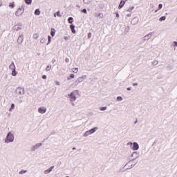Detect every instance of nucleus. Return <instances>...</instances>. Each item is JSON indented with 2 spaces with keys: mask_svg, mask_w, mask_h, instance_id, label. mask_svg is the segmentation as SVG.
<instances>
[{
  "mask_svg": "<svg viewBox=\"0 0 177 177\" xmlns=\"http://www.w3.org/2000/svg\"><path fill=\"white\" fill-rule=\"evenodd\" d=\"M133 160H129L126 165H127V167H129L127 169H131V168H133V167H135V165H136V164H138V162L136 163H132Z\"/></svg>",
  "mask_w": 177,
  "mask_h": 177,
  "instance_id": "obj_6",
  "label": "nucleus"
},
{
  "mask_svg": "<svg viewBox=\"0 0 177 177\" xmlns=\"http://www.w3.org/2000/svg\"><path fill=\"white\" fill-rule=\"evenodd\" d=\"M82 13H85V15H86L87 13V11L86 10V8H84L82 10Z\"/></svg>",
  "mask_w": 177,
  "mask_h": 177,
  "instance_id": "obj_44",
  "label": "nucleus"
},
{
  "mask_svg": "<svg viewBox=\"0 0 177 177\" xmlns=\"http://www.w3.org/2000/svg\"><path fill=\"white\" fill-rule=\"evenodd\" d=\"M9 7L12 8H15V2L10 3Z\"/></svg>",
  "mask_w": 177,
  "mask_h": 177,
  "instance_id": "obj_35",
  "label": "nucleus"
},
{
  "mask_svg": "<svg viewBox=\"0 0 177 177\" xmlns=\"http://www.w3.org/2000/svg\"><path fill=\"white\" fill-rule=\"evenodd\" d=\"M68 96L71 97V102H75L77 100V97L75 96V94H74V92H71Z\"/></svg>",
  "mask_w": 177,
  "mask_h": 177,
  "instance_id": "obj_5",
  "label": "nucleus"
},
{
  "mask_svg": "<svg viewBox=\"0 0 177 177\" xmlns=\"http://www.w3.org/2000/svg\"><path fill=\"white\" fill-rule=\"evenodd\" d=\"M48 42L47 43V45H49L50 44V39L52 37H50V35H48Z\"/></svg>",
  "mask_w": 177,
  "mask_h": 177,
  "instance_id": "obj_38",
  "label": "nucleus"
},
{
  "mask_svg": "<svg viewBox=\"0 0 177 177\" xmlns=\"http://www.w3.org/2000/svg\"><path fill=\"white\" fill-rule=\"evenodd\" d=\"M55 84L57 85V86H59L60 85V82H56Z\"/></svg>",
  "mask_w": 177,
  "mask_h": 177,
  "instance_id": "obj_51",
  "label": "nucleus"
},
{
  "mask_svg": "<svg viewBox=\"0 0 177 177\" xmlns=\"http://www.w3.org/2000/svg\"><path fill=\"white\" fill-rule=\"evenodd\" d=\"M133 143H132V142H129L127 143V146H130V149H131V147L133 146Z\"/></svg>",
  "mask_w": 177,
  "mask_h": 177,
  "instance_id": "obj_42",
  "label": "nucleus"
},
{
  "mask_svg": "<svg viewBox=\"0 0 177 177\" xmlns=\"http://www.w3.org/2000/svg\"><path fill=\"white\" fill-rule=\"evenodd\" d=\"M50 68H52V66H47V67L46 68V71H50Z\"/></svg>",
  "mask_w": 177,
  "mask_h": 177,
  "instance_id": "obj_33",
  "label": "nucleus"
},
{
  "mask_svg": "<svg viewBox=\"0 0 177 177\" xmlns=\"http://www.w3.org/2000/svg\"><path fill=\"white\" fill-rule=\"evenodd\" d=\"M174 46H177V41H174Z\"/></svg>",
  "mask_w": 177,
  "mask_h": 177,
  "instance_id": "obj_53",
  "label": "nucleus"
},
{
  "mask_svg": "<svg viewBox=\"0 0 177 177\" xmlns=\"http://www.w3.org/2000/svg\"><path fill=\"white\" fill-rule=\"evenodd\" d=\"M153 66H157V64H158V61L155 60L152 62Z\"/></svg>",
  "mask_w": 177,
  "mask_h": 177,
  "instance_id": "obj_36",
  "label": "nucleus"
},
{
  "mask_svg": "<svg viewBox=\"0 0 177 177\" xmlns=\"http://www.w3.org/2000/svg\"><path fill=\"white\" fill-rule=\"evenodd\" d=\"M129 17H131V14L127 15Z\"/></svg>",
  "mask_w": 177,
  "mask_h": 177,
  "instance_id": "obj_60",
  "label": "nucleus"
},
{
  "mask_svg": "<svg viewBox=\"0 0 177 177\" xmlns=\"http://www.w3.org/2000/svg\"><path fill=\"white\" fill-rule=\"evenodd\" d=\"M160 9H162V3H160L158 5V10H160Z\"/></svg>",
  "mask_w": 177,
  "mask_h": 177,
  "instance_id": "obj_43",
  "label": "nucleus"
},
{
  "mask_svg": "<svg viewBox=\"0 0 177 177\" xmlns=\"http://www.w3.org/2000/svg\"><path fill=\"white\" fill-rule=\"evenodd\" d=\"M15 110V104H12L10 108L9 109V111H12Z\"/></svg>",
  "mask_w": 177,
  "mask_h": 177,
  "instance_id": "obj_28",
  "label": "nucleus"
},
{
  "mask_svg": "<svg viewBox=\"0 0 177 177\" xmlns=\"http://www.w3.org/2000/svg\"><path fill=\"white\" fill-rule=\"evenodd\" d=\"M75 149H76L75 147H73L72 149H73V150H75Z\"/></svg>",
  "mask_w": 177,
  "mask_h": 177,
  "instance_id": "obj_64",
  "label": "nucleus"
},
{
  "mask_svg": "<svg viewBox=\"0 0 177 177\" xmlns=\"http://www.w3.org/2000/svg\"><path fill=\"white\" fill-rule=\"evenodd\" d=\"M72 72L75 73H78V68H72Z\"/></svg>",
  "mask_w": 177,
  "mask_h": 177,
  "instance_id": "obj_32",
  "label": "nucleus"
},
{
  "mask_svg": "<svg viewBox=\"0 0 177 177\" xmlns=\"http://www.w3.org/2000/svg\"><path fill=\"white\" fill-rule=\"evenodd\" d=\"M55 168V166H51L50 168H48V169L45 170L44 171V174H45V175H48V174H50V172H52V170Z\"/></svg>",
  "mask_w": 177,
  "mask_h": 177,
  "instance_id": "obj_12",
  "label": "nucleus"
},
{
  "mask_svg": "<svg viewBox=\"0 0 177 177\" xmlns=\"http://www.w3.org/2000/svg\"><path fill=\"white\" fill-rule=\"evenodd\" d=\"M91 37H92V33L91 32H88V38H91Z\"/></svg>",
  "mask_w": 177,
  "mask_h": 177,
  "instance_id": "obj_45",
  "label": "nucleus"
},
{
  "mask_svg": "<svg viewBox=\"0 0 177 177\" xmlns=\"http://www.w3.org/2000/svg\"><path fill=\"white\" fill-rule=\"evenodd\" d=\"M89 135H91V133L89 132V131H87L84 133L83 136H84V138H88V136H89Z\"/></svg>",
  "mask_w": 177,
  "mask_h": 177,
  "instance_id": "obj_23",
  "label": "nucleus"
},
{
  "mask_svg": "<svg viewBox=\"0 0 177 177\" xmlns=\"http://www.w3.org/2000/svg\"><path fill=\"white\" fill-rule=\"evenodd\" d=\"M33 38H35V39H37L38 38V34H37V33L34 34Z\"/></svg>",
  "mask_w": 177,
  "mask_h": 177,
  "instance_id": "obj_41",
  "label": "nucleus"
},
{
  "mask_svg": "<svg viewBox=\"0 0 177 177\" xmlns=\"http://www.w3.org/2000/svg\"><path fill=\"white\" fill-rule=\"evenodd\" d=\"M24 97L23 96H20L18 99L17 101L19 102V103H23L24 102Z\"/></svg>",
  "mask_w": 177,
  "mask_h": 177,
  "instance_id": "obj_20",
  "label": "nucleus"
},
{
  "mask_svg": "<svg viewBox=\"0 0 177 177\" xmlns=\"http://www.w3.org/2000/svg\"><path fill=\"white\" fill-rule=\"evenodd\" d=\"M127 89L128 91H131V87H128Z\"/></svg>",
  "mask_w": 177,
  "mask_h": 177,
  "instance_id": "obj_56",
  "label": "nucleus"
},
{
  "mask_svg": "<svg viewBox=\"0 0 177 177\" xmlns=\"http://www.w3.org/2000/svg\"><path fill=\"white\" fill-rule=\"evenodd\" d=\"M127 1H125V0H122L121 1H120V4H119V9H121V8H124V5H125V2H126Z\"/></svg>",
  "mask_w": 177,
  "mask_h": 177,
  "instance_id": "obj_15",
  "label": "nucleus"
},
{
  "mask_svg": "<svg viewBox=\"0 0 177 177\" xmlns=\"http://www.w3.org/2000/svg\"><path fill=\"white\" fill-rule=\"evenodd\" d=\"M133 9H135L134 6H131L130 7L128 10L127 12H132V10H133Z\"/></svg>",
  "mask_w": 177,
  "mask_h": 177,
  "instance_id": "obj_34",
  "label": "nucleus"
},
{
  "mask_svg": "<svg viewBox=\"0 0 177 177\" xmlns=\"http://www.w3.org/2000/svg\"><path fill=\"white\" fill-rule=\"evenodd\" d=\"M131 149L134 151L139 150V144L138 142H133Z\"/></svg>",
  "mask_w": 177,
  "mask_h": 177,
  "instance_id": "obj_9",
  "label": "nucleus"
},
{
  "mask_svg": "<svg viewBox=\"0 0 177 177\" xmlns=\"http://www.w3.org/2000/svg\"><path fill=\"white\" fill-rule=\"evenodd\" d=\"M131 157H134V159L132 160V161H135V160H136V158H138L139 157V153L138 151H134L132 154H131Z\"/></svg>",
  "mask_w": 177,
  "mask_h": 177,
  "instance_id": "obj_13",
  "label": "nucleus"
},
{
  "mask_svg": "<svg viewBox=\"0 0 177 177\" xmlns=\"http://www.w3.org/2000/svg\"><path fill=\"white\" fill-rule=\"evenodd\" d=\"M138 83H133V86H137Z\"/></svg>",
  "mask_w": 177,
  "mask_h": 177,
  "instance_id": "obj_52",
  "label": "nucleus"
},
{
  "mask_svg": "<svg viewBox=\"0 0 177 177\" xmlns=\"http://www.w3.org/2000/svg\"><path fill=\"white\" fill-rule=\"evenodd\" d=\"M98 17H99L100 19H103V14L99 13V14H98Z\"/></svg>",
  "mask_w": 177,
  "mask_h": 177,
  "instance_id": "obj_40",
  "label": "nucleus"
},
{
  "mask_svg": "<svg viewBox=\"0 0 177 177\" xmlns=\"http://www.w3.org/2000/svg\"><path fill=\"white\" fill-rule=\"evenodd\" d=\"M100 111H104L107 110V106H102L100 108Z\"/></svg>",
  "mask_w": 177,
  "mask_h": 177,
  "instance_id": "obj_31",
  "label": "nucleus"
},
{
  "mask_svg": "<svg viewBox=\"0 0 177 177\" xmlns=\"http://www.w3.org/2000/svg\"><path fill=\"white\" fill-rule=\"evenodd\" d=\"M70 77H71V78H74V77H75V75L72 73L70 75Z\"/></svg>",
  "mask_w": 177,
  "mask_h": 177,
  "instance_id": "obj_48",
  "label": "nucleus"
},
{
  "mask_svg": "<svg viewBox=\"0 0 177 177\" xmlns=\"http://www.w3.org/2000/svg\"><path fill=\"white\" fill-rule=\"evenodd\" d=\"M157 12H158V9L155 10V13H157Z\"/></svg>",
  "mask_w": 177,
  "mask_h": 177,
  "instance_id": "obj_61",
  "label": "nucleus"
},
{
  "mask_svg": "<svg viewBox=\"0 0 177 177\" xmlns=\"http://www.w3.org/2000/svg\"><path fill=\"white\" fill-rule=\"evenodd\" d=\"M38 112L40 114H45L46 113V108L45 106H41L38 109Z\"/></svg>",
  "mask_w": 177,
  "mask_h": 177,
  "instance_id": "obj_8",
  "label": "nucleus"
},
{
  "mask_svg": "<svg viewBox=\"0 0 177 177\" xmlns=\"http://www.w3.org/2000/svg\"><path fill=\"white\" fill-rule=\"evenodd\" d=\"M56 15H57L56 13L54 14V17H56Z\"/></svg>",
  "mask_w": 177,
  "mask_h": 177,
  "instance_id": "obj_63",
  "label": "nucleus"
},
{
  "mask_svg": "<svg viewBox=\"0 0 177 177\" xmlns=\"http://www.w3.org/2000/svg\"><path fill=\"white\" fill-rule=\"evenodd\" d=\"M23 35H20L18 37V39H17V43L18 44H23Z\"/></svg>",
  "mask_w": 177,
  "mask_h": 177,
  "instance_id": "obj_14",
  "label": "nucleus"
},
{
  "mask_svg": "<svg viewBox=\"0 0 177 177\" xmlns=\"http://www.w3.org/2000/svg\"><path fill=\"white\" fill-rule=\"evenodd\" d=\"M13 30H14V31H19V30H21V26H19V25H15L13 27Z\"/></svg>",
  "mask_w": 177,
  "mask_h": 177,
  "instance_id": "obj_17",
  "label": "nucleus"
},
{
  "mask_svg": "<svg viewBox=\"0 0 177 177\" xmlns=\"http://www.w3.org/2000/svg\"><path fill=\"white\" fill-rule=\"evenodd\" d=\"M64 39L67 40V39H68V37L67 36H65Z\"/></svg>",
  "mask_w": 177,
  "mask_h": 177,
  "instance_id": "obj_55",
  "label": "nucleus"
},
{
  "mask_svg": "<svg viewBox=\"0 0 177 177\" xmlns=\"http://www.w3.org/2000/svg\"><path fill=\"white\" fill-rule=\"evenodd\" d=\"M65 62H66V63H68L70 62V59L66 58Z\"/></svg>",
  "mask_w": 177,
  "mask_h": 177,
  "instance_id": "obj_47",
  "label": "nucleus"
},
{
  "mask_svg": "<svg viewBox=\"0 0 177 177\" xmlns=\"http://www.w3.org/2000/svg\"><path fill=\"white\" fill-rule=\"evenodd\" d=\"M84 80H86V75H83L79 78L77 79L76 83L80 84L84 81Z\"/></svg>",
  "mask_w": 177,
  "mask_h": 177,
  "instance_id": "obj_11",
  "label": "nucleus"
},
{
  "mask_svg": "<svg viewBox=\"0 0 177 177\" xmlns=\"http://www.w3.org/2000/svg\"><path fill=\"white\" fill-rule=\"evenodd\" d=\"M40 42H41V44H44V39H41V40L40 41Z\"/></svg>",
  "mask_w": 177,
  "mask_h": 177,
  "instance_id": "obj_57",
  "label": "nucleus"
},
{
  "mask_svg": "<svg viewBox=\"0 0 177 177\" xmlns=\"http://www.w3.org/2000/svg\"><path fill=\"white\" fill-rule=\"evenodd\" d=\"M56 15H57V16L58 17H62V15H60V11H57V12H56Z\"/></svg>",
  "mask_w": 177,
  "mask_h": 177,
  "instance_id": "obj_39",
  "label": "nucleus"
},
{
  "mask_svg": "<svg viewBox=\"0 0 177 177\" xmlns=\"http://www.w3.org/2000/svg\"><path fill=\"white\" fill-rule=\"evenodd\" d=\"M167 68L168 70H172V66H171L170 65H168Z\"/></svg>",
  "mask_w": 177,
  "mask_h": 177,
  "instance_id": "obj_46",
  "label": "nucleus"
},
{
  "mask_svg": "<svg viewBox=\"0 0 177 177\" xmlns=\"http://www.w3.org/2000/svg\"><path fill=\"white\" fill-rule=\"evenodd\" d=\"M56 34L55 30V28H51V31H50V35L51 37H55V35Z\"/></svg>",
  "mask_w": 177,
  "mask_h": 177,
  "instance_id": "obj_22",
  "label": "nucleus"
},
{
  "mask_svg": "<svg viewBox=\"0 0 177 177\" xmlns=\"http://www.w3.org/2000/svg\"><path fill=\"white\" fill-rule=\"evenodd\" d=\"M15 140V136L12 132H8L5 140V143H12Z\"/></svg>",
  "mask_w": 177,
  "mask_h": 177,
  "instance_id": "obj_1",
  "label": "nucleus"
},
{
  "mask_svg": "<svg viewBox=\"0 0 177 177\" xmlns=\"http://www.w3.org/2000/svg\"><path fill=\"white\" fill-rule=\"evenodd\" d=\"M92 0H83V3H85V5H89L91 3Z\"/></svg>",
  "mask_w": 177,
  "mask_h": 177,
  "instance_id": "obj_25",
  "label": "nucleus"
},
{
  "mask_svg": "<svg viewBox=\"0 0 177 177\" xmlns=\"http://www.w3.org/2000/svg\"><path fill=\"white\" fill-rule=\"evenodd\" d=\"M35 15L37 16H39L41 15V10H39V8H37L35 10Z\"/></svg>",
  "mask_w": 177,
  "mask_h": 177,
  "instance_id": "obj_21",
  "label": "nucleus"
},
{
  "mask_svg": "<svg viewBox=\"0 0 177 177\" xmlns=\"http://www.w3.org/2000/svg\"><path fill=\"white\" fill-rule=\"evenodd\" d=\"M72 106H75V104H74V102L71 103Z\"/></svg>",
  "mask_w": 177,
  "mask_h": 177,
  "instance_id": "obj_59",
  "label": "nucleus"
},
{
  "mask_svg": "<svg viewBox=\"0 0 177 177\" xmlns=\"http://www.w3.org/2000/svg\"><path fill=\"white\" fill-rule=\"evenodd\" d=\"M46 78H47V77H46V75H44L42 76V79H43V80H46Z\"/></svg>",
  "mask_w": 177,
  "mask_h": 177,
  "instance_id": "obj_50",
  "label": "nucleus"
},
{
  "mask_svg": "<svg viewBox=\"0 0 177 177\" xmlns=\"http://www.w3.org/2000/svg\"><path fill=\"white\" fill-rule=\"evenodd\" d=\"M15 93L17 95H24V93H26V91L24 90V88L18 87L16 88Z\"/></svg>",
  "mask_w": 177,
  "mask_h": 177,
  "instance_id": "obj_3",
  "label": "nucleus"
},
{
  "mask_svg": "<svg viewBox=\"0 0 177 177\" xmlns=\"http://www.w3.org/2000/svg\"><path fill=\"white\" fill-rule=\"evenodd\" d=\"M152 35H153V32H150V33L147 34L142 38V41H149V39H150V38H151Z\"/></svg>",
  "mask_w": 177,
  "mask_h": 177,
  "instance_id": "obj_10",
  "label": "nucleus"
},
{
  "mask_svg": "<svg viewBox=\"0 0 177 177\" xmlns=\"http://www.w3.org/2000/svg\"><path fill=\"white\" fill-rule=\"evenodd\" d=\"M25 3H26V5H31L32 0H25Z\"/></svg>",
  "mask_w": 177,
  "mask_h": 177,
  "instance_id": "obj_26",
  "label": "nucleus"
},
{
  "mask_svg": "<svg viewBox=\"0 0 177 177\" xmlns=\"http://www.w3.org/2000/svg\"><path fill=\"white\" fill-rule=\"evenodd\" d=\"M116 99L118 102H122L123 100V98L121 96H118Z\"/></svg>",
  "mask_w": 177,
  "mask_h": 177,
  "instance_id": "obj_30",
  "label": "nucleus"
},
{
  "mask_svg": "<svg viewBox=\"0 0 177 177\" xmlns=\"http://www.w3.org/2000/svg\"><path fill=\"white\" fill-rule=\"evenodd\" d=\"M9 68L10 70H15L16 69V66H15V62H12L10 64V65L9 66Z\"/></svg>",
  "mask_w": 177,
  "mask_h": 177,
  "instance_id": "obj_19",
  "label": "nucleus"
},
{
  "mask_svg": "<svg viewBox=\"0 0 177 177\" xmlns=\"http://www.w3.org/2000/svg\"><path fill=\"white\" fill-rule=\"evenodd\" d=\"M41 146H42V143H37L36 145H33L31 147L32 151H35V150H38V149H39Z\"/></svg>",
  "mask_w": 177,
  "mask_h": 177,
  "instance_id": "obj_4",
  "label": "nucleus"
},
{
  "mask_svg": "<svg viewBox=\"0 0 177 177\" xmlns=\"http://www.w3.org/2000/svg\"><path fill=\"white\" fill-rule=\"evenodd\" d=\"M138 23H139V17H135L131 21V24L133 26H136V24H138Z\"/></svg>",
  "mask_w": 177,
  "mask_h": 177,
  "instance_id": "obj_7",
  "label": "nucleus"
},
{
  "mask_svg": "<svg viewBox=\"0 0 177 177\" xmlns=\"http://www.w3.org/2000/svg\"><path fill=\"white\" fill-rule=\"evenodd\" d=\"M97 129H98L97 127H94V128L88 130V132H90V135H92V133H95V132H96Z\"/></svg>",
  "mask_w": 177,
  "mask_h": 177,
  "instance_id": "obj_18",
  "label": "nucleus"
},
{
  "mask_svg": "<svg viewBox=\"0 0 177 177\" xmlns=\"http://www.w3.org/2000/svg\"><path fill=\"white\" fill-rule=\"evenodd\" d=\"M70 28H71L73 34H75V32H77V31L75 30V26H74V24H71L70 26Z\"/></svg>",
  "mask_w": 177,
  "mask_h": 177,
  "instance_id": "obj_16",
  "label": "nucleus"
},
{
  "mask_svg": "<svg viewBox=\"0 0 177 177\" xmlns=\"http://www.w3.org/2000/svg\"><path fill=\"white\" fill-rule=\"evenodd\" d=\"M134 124H138V120L134 122Z\"/></svg>",
  "mask_w": 177,
  "mask_h": 177,
  "instance_id": "obj_58",
  "label": "nucleus"
},
{
  "mask_svg": "<svg viewBox=\"0 0 177 177\" xmlns=\"http://www.w3.org/2000/svg\"><path fill=\"white\" fill-rule=\"evenodd\" d=\"M94 16H95V17H99V14H97V12H95L94 14Z\"/></svg>",
  "mask_w": 177,
  "mask_h": 177,
  "instance_id": "obj_49",
  "label": "nucleus"
},
{
  "mask_svg": "<svg viewBox=\"0 0 177 177\" xmlns=\"http://www.w3.org/2000/svg\"><path fill=\"white\" fill-rule=\"evenodd\" d=\"M0 6H2V2L0 1Z\"/></svg>",
  "mask_w": 177,
  "mask_h": 177,
  "instance_id": "obj_62",
  "label": "nucleus"
},
{
  "mask_svg": "<svg viewBox=\"0 0 177 177\" xmlns=\"http://www.w3.org/2000/svg\"><path fill=\"white\" fill-rule=\"evenodd\" d=\"M116 17H120V14H118V12H116Z\"/></svg>",
  "mask_w": 177,
  "mask_h": 177,
  "instance_id": "obj_54",
  "label": "nucleus"
},
{
  "mask_svg": "<svg viewBox=\"0 0 177 177\" xmlns=\"http://www.w3.org/2000/svg\"><path fill=\"white\" fill-rule=\"evenodd\" d=\"M24 10L25 6L24 4H22L16 11L15 16H17V17H20V16H21L23 13H24Z\"/></svg>",
  "mask_w": 177,
  "mask_h": 177,
  "instance_id": "obj_2",
  "label": "nucleus"
},
{
  "mask_svg": "<svg viewBox=\"0 0 177 177\" xmlns=\"http://www.w3.org/2000/svg\"><path fill=\"white\" fill-rule=\"evenodd\" d=\"M12 75L13 77H16V76L17 75V72L16 71V69H13V70L12 71Z\"/></svg>",
  "mask_w": 177,
  "mask_h": 177,
  "instance_id": "obj_24",
  "label": "nucleus"
},
{
  "mask_svg": "<svg viewBox=\"0 0 177 177\" xmlns=\"http://www.w3.org/2000/svg\"><path fill=\"white\" fill-rule=\"evenodd\" d=\"M26 173H27V170H21V171H19L20 175H23V174H26Z\"/></svg>",
  "mask_w": 177,
  "mask_h": 177,
  "instance_id": "obj_37",
  "label": "nucleus"
},
{
  "mask_svg": "<svg viewBox=\"0 0 177 177\" xmlns=\"http://www.w3.org/2000/svg\"><path fill=\"white\" fill-rule=\"evenodd\" d=\"M73 17H70L68 19V21L69 23V24H73Z\"/></svg>",
  "mask_w": 177,
  "mask_h": 177,
  "instance_id": "obj_29",
  "label": "nucleus"
},
{
  "mask_svg": "<svg viewBox=\"0 0 177 177\" xmlns=\"http://www.w3.org/2000/svg\"><path fill=\"white\" fill-rule=\"evenodd\" d=\"M167 19V17L162 16L159 19V21H165V19Z\"/></svg>",
  "mask_w": 177,
  "mask_h": 177,
  "instance_id": "obj_27",
  "label": "nucleus"
}]
</instances>
